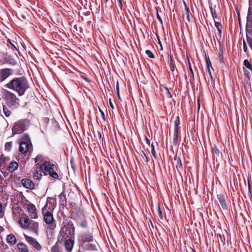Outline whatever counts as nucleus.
<instances>
[{
  "mask_svg": "<svg viewBox=\"0 0 252 252\" xmlns=\"http://www.w3.org/2000/svg\"><path fill=\"white\" fill-rule=\"evenodd\" d=\"M9 89L17 92L19 95H23L29 88V84L24 77H15L5 85Z\"/></svg>",
  "mask_w": 252,
  "mask_h": 252,
  "instance_id": "nucleus-1",
  "label": "nucleus"
},
{
  "mask_svg": "<svg viewBox=\"0 0 252 252\" xmlns=\"http://www.w3.org/2000/svg\"><path fill=\"white\" fill-rule=\"evenodd\" d=\"M66 233L68 232V236H70L71 239L66 240L65 242L64 246L65 249L70 252L72 249L74 245V241L72 240V238H74L75 228L72 224H68L65 228Z\"/></svg>",
  "mask_w": 252,
  "mask_h": 252,
  "instance_id": "nucleus-2",
  "label": "nucleus"
},
{
  "mask_svg": "<svg viewBox=\"0 0 252 252\" xmlns=\"http://www.w3.org/2000/svg\"><path fill=\"white\" fill-rule=\"evenodd\" d=\"M3 98L6 100L7 103L10 106L17 107L19 104V99L16 95L6 90H4L3 92Z\"/></svg>",
  "mask_w": 252,
  "mask_h": 252,
  "instance_id": "nucleus-3",
  "label": "nucleus"
},
{
  "mask_svg": "<svg viewBox=\"0 0 252 252\" xmlns=\"http://www.w3.org/2000/svg\"><path fill=\"white\" fill-rule=\"evenodd\" d=\"M27 122L26 121H20L15 123L12 128L13 134H20L24 131L27 128Z\"/></svg>",
  "mask_w": 252,
  "mask_h": 252,
  "instance_id": "nucleus-4",
  "label": "nucleus"
},
{
  "mask_svg": "<svg viewBox=\"0 0 252 252\" xmlns=\"http://www.w3.org/2000/svg\"><path fill=\"white\" fill-rule=\"evenodd\" d=\"M24 236L26 241L29 245L32 246L34 249L38 251H41L42 247L36 239L32 237L24 234Z\"/></svg>",
  "mask_w": 252,
  "mask_h": 252,
  "instance_id": "nucleus-5",
  "label": "nucleus"
},
{
  "mask_svg": "<svg viewBox=\"0 0 252 252\" xmlns=\"http://www.w3.org/2000/svg\"><path fill=\"white\" fill-rule=\"evenodd\" d=\"M32 145L29 140L22 141L20 144L19 151L22 154L26 153L32 148Z\"/></svg>",
  "mask_w": 252,
  "mask_h": 252,
  "instance_id": "nucleus-6",
  "label": "nucleus"
},
{
  "mask_svg": "<svg viewBox=\"0 0 252 252\" xmlns=\"http://www.w3.org/2000/svg\"><path fill=\"white\" fill-rule=\"evenodd\" d=\"M55 165L52 164L48 161H45L42 164L40 165V168L42 172L45 173H49L50 171L55 169Z\"/></svg>",
  "mask_w": 252,
  "mask_h": 252,
  "instance_id": "nucleus-7",
  "label": "nucleus"
},
{
  "mask_svg": "<svg viewBox=\"0 0 252 252\" xmlns=\"http://www.w3.org/2000/svg\"><path fill=\"white\" fill-rule=\"evenodd\" d=\"M13 73L12 69L9 68L2 69L0 70V82H3Z\"/></svg>",
  "mask_w": 252,
  "mask_h": 252,
  "instance_id": "nucleus-8",
  "label": "nucleus"
},
{
  "mask_svg": "<svg viewBox=\"0 0 252 252\" xmlns=\"http://www.w3.org/2000/svg\"><path fill=\"white\" fill-rule=\"evenodd\" d=\"M44 220L47 224H51V226L52 227L51 229H54L55 225H54V226L53 225L54 222V218L53 214L51 212H47L44 214Z\"/></svg>",
  "mask_w": 252,
  "mask_h": 252,
  "instance_id": "nucleus-9",
  "label": "nucleus"
},
{
  "mask_svg": "<svg viewBox=\"0 0 252 252\" xmlns=\"http://www.w3.org/2000/svg\"><path fill=\"white\" fill-rule=\"evenodd\" d=\"M28 210L31 218L36 219L37 218V211L34 205L33 204L28 205Z\"/></svg>",
  "mask_w": 252,
  "mask_h": 252,
  "instance_id": "nucleus-10",
  "label": "nucleus"
},
{
  "mask_svg": "<svg viewBox=\"0 0 252 252\" xmlns=\"http://www.w3.org/2000/svg\"><path fill=\"white\" fill-rule=\"evenodd\" d=\"M19 221L21 226L24 229H26L28 228L31 221L28 217H21L20 218Z\"/></svg>",
  "mask_w": 252,
  "mask_h": 252,
  "instance_id": "nucleus-11",
  "label": "nucleus"
},
{
  "mask_svg": "<svg viewBox=\"0 0 252 252\" xmlns=\"http://www.w3.org/2000/svg\"><path fill=\"white\" fill-rule=\"evenodd\" d=\"M23 186L28 189H33L34 187L33 183L30 179H24L21 181Z\"/></svg>",
  "mask_w": 252,
  "mask_h": 252,
  "instance_id": "nucleus-12",
  "label": "nucleus"
},
{
  "mask_svg": "<svg viewBox=\"0 0 252 252\" xmlns=\"http://www.w3.org/2000/svg\"><path fill=\"white\" fill-rule=\"evenodd\" d=\"M217 198L219 201V202L221 205V208L223 210H227V206L225 202L224 196L222 194H219L217 195Z\"/></svg>",
  "mask_w": 252,
  "mask_h": 252,
  "instance_id": "nucleus-13",
  "label": "nucleus"
},
{
  "mask_svg": "<svg viewBox=\"0 0 252 252\" xmlns=\"http://www.w3.org/2000/svg\"><path fill=\"white\" fill-rule=\"evenodd\" d=\"M6 242L7 243L11 245H13L16 244L17 239L15 236L12 234H8L6 237Z\"/></svg>",
  "mask_w": 252,
  "mask_h": 252,
  "instance_id": "nucleus-14",
  "label": "nucleus"
},
{
  "mask_svg": "<svg viewBox=\"0 0 252 252\" xmlns=\"http://www.w3.org/2000/svg\"><path fill=\"white\" fill-rule=\"evenodd\" d=\"M28 228L36 233L38 228V223L35 221H31Z\"/></svg>",
  "mask_w": 252,
  "mask_h": 252,
  "instance_id": "nucleus-15",
  "label": "nucleus"
},
{
  "mask_svg": "<svg viewBox=\"0 0 252 252\" xmlns=\"http://www.w3.org/2000/svg\"><path fill=\"white\" fill-rule=\"evenodd\" d=\"M17 248L20 252H30L27 245L22 243H19L17 244Z\"/></svg>",
  "mask_w": 252,
  "mask_h": 252,
  "instance_id": "nucleus-16",
  "label": "nucleus"
},
{
  "mask_svg": "<svg viewBox=\"0 0 252 252\" xmlns=\"http://www.w3.org/2000/svg\"><path fill=\"white\" fill-rule=\"evenodd\" d=\"M18 167V164L14 161V162H11L8 166V170L10 172H13L15 170H16Z\"/></svg>",
  "mask_w": 252,
  "mask_h": 252,
  "instance_id": "nucleus-17",
  "label": "nucleus"
},
{
  "mask_svg": "<svg viewBox=\"0 0 252 252\" xmlns=\"http://www.w3.org/2000/svg\"><path fill=\"white\" fill-rule=\"evenodd\" d=\"M206 65L208 68V73L211 77V78L212 79V76L211 73L210 68V67H212L211 62L209 60V59H206Z\"/></svg>",
  "mask_w": 252,
  "mask_h": 252,
  "instance_id": "nucleus-18",
  "label": "nucleus"
},
{
  "mask_svg": "<svg viewBox=\"0 0 252 252\" xmlns=\"http://www.w3.org/2000/svg\"><path fill=\"white\" fill-rule=\"evenodd\" d=\"M3 111L6 117H9L11 114V111L5 105L3 106Z\"/></svg>",
  "mask_w": 252,
  "mask_h": 252,
  "instance_id": "nucleus-19",
  "label": "nucleus"
},
{
  "mask_svg": "<svg viewBox=\"0 0 252 252\" xmlns=\"http://www.w3.org/2000/svg\"><path fill=\"white\" fill-rule=\"evenodd\" d=\"M49 175L53 177L54 179H57L58 178V174L55 172V169H53L52 170L50 171L49 173H48Z\"/></svg>",
  "mask_w": 252,
  "mask_h": 252,
  "instance_id": "nucleus-20",
  "label": "nucleus"
},
{
  "mask_svg": "<svg viewBox=\"0 0 252 252\" xmlns=\"http://www.w3.org/2000/svg\"><path fill=\"white\" fill-rule=\"evenodd\" d=\"M41 176H42V174L41 173V171H36L34 173L33 178L35 179L38 180V179H39L41 178Z\"/></svg>",
  "mask_w": 252,
  "mask_h": 252,
  "instance_id": "nucleus-21",
  "label": "nucleus"
},
{
  "mask_svg": "<svg viewBox=\"0 0 252 252\" xmlns=\"http://www.w3.org/2000/svg\"><path fill=\"white\" fill-rule=\"evenodd\" d=\"M215 25L216 27L217 28L218 32H219V34L220 35L221 33V24L218 22H216L215 23Z\"/></svg>",
  "mask_w": 252,
  "mask_h": 252,
  "instance_id": "nucleus-22",
  "label": "nucleus"
},
{
  "mask_svg": "<svg viewBox=\"0 0 252 252\" xmlns=\"http://www.w3.org/2000/svg\"><path fill=\"white\" fill-rule=\"evenodd\" d=\"M12 146V143L11 142H6L5 144V150L9 151L11 150Z\"/></svg>",
  "mask_w": 252,
  "mask_h": 252,
  "instance_id": "nucleus-23",
  "label": "nucleus"
},
{
  "mask_svg": "<svg viewBox=\"0 0 252 252\" xmlns=\"http://www.w3.org/2000/svg\"><path fill=\"white\" fill-rule=\"evenodd\" d=\"M244 65L249 69H252V66L247 60H245L244 61Z\"/></svg>",
  "mask_w": 252,
  "mask_h": 252,
  "instance_id": "nucleus-24",
  "label": "nucleus"
},
{
  "mask_svg": "<svg viewBox=\"0 0 252 252\" xmlns=\"http://www.w3.org/2000/svg\"><path fill=\"white\" fill-rule=\"evenodd\" d=\"M51 252H61L57 245L53 246L51 250Z\"/></svg>",
  "mask_w": 252,
  "mask_h": 252,
  "instance_id": "nucleus-25",
  "label": "nucleus"
},
{
  "mask_svg": "<svg viewBox=\"0 0 252 252\" xmlns=\"http://www.w3.org/2000/svg\"><path fill=\"white\" fill-rule=\"evenodd\" d=\"M151 153L153 155V156L155 158H157V154L156 151L155 150V147L153 144H152L151 145Z\"/></svg>",
  "mask_w": 252,
  "mask_h": 252,
  "instance_id": "nucleus-26",
  "label": "nucleus"
},
{
  "mask_svg": "<svg viewBox=\"0 0 252 252\" xmlns=\"http://www.w3.org/2000/svg\"><path fill=\"white\" fill-rule=\"evenodd\" d=\"M92 236L90 234L87 235L85 238H83V240L86 242H90L92 240Z\"/></svg>",
  "mask_w": 252,
  "mask_h": 252,
  "instance_id": "nucleus-27",
  "label": "nucleus"
},
{
  "mask_svg": "<svg viewBox=\"0 0 252 252\" xmlns=\"http://www.w3.org/2000/svg\"><path fill=\"white\" fill-rule=\"evenodd\" d=\"M146 54L150 58H154V55L153 54V53L150 51V50H147L146 51Z\"/></svg>",
  "mask_w": 252,
  "mask_h": 252,
  "instance_id": "nucleus-28",
  "label": "nucleus"
},
{
  "mask_svg": "<svg viewBox=\"0 0 252 252\" xmlns=\"http://www.w3.org/2000/svg\"><path fill=\"white\" fill-rule=\"evenodd\" d=\"M210 10H211V12L212 16H213V18L215 19V18L217 17V14H216V11L212 7H210Z\"/></svg>",
  "mask_w": 252,
  "mask_h": 252,
  "instance_id": "nucleus-29",
  "label": "nucleus"
},
{
  "mask_svg": "<svg viewBox=\"0 0 252 252\" xmlns=\"http://www.w3.org/2000/svg\"><path fill=\"white\" fill-rule=\"evenodd\" d=\"M170 68L172 71L174 70V65L173 64V60L171 57L170 58Z\"/></svg>",
  "mask_w": 252,
  "mask_h": 252,
  "instance_id": "nucleus-30",
  "label": "nucleus"
},
{
  "mask_svg": "<svg viewBox=\"0 0 252 252\" xmlns=\"http://www.w3.org/2000/svg\"><path fill=\"white\" fill-rule=\"evenodd\" d=\"M42 158V156H37L35 158V163H38L40 162V160Z\"/></svg>",
  "mask_w": 252,
  "mask_h": 252,
  "instance_id": "nucleus-31",
  "label": "nucleus"
},
{
  "mask_svg": "<svg viewBox=\"0 0 252 252\" xmlns=\"http://www.w3.org/2000/svg\"><path fill=\"white\" fill-rule=\"evenodd\" d=\"M5 162V159L3 157H0V167H1Z\"/></svg>",
  "mask_w": 252,
  "mask_h": 252,
  "instance_id": "nucleus-32",
  "label": "nucleus"
},
{
  "mask_svg": "<svg viewBox=\"0 0 252 252\" xmlns=\"http://www.w3.org/2000/svg\"><path fill=\"white\" fill-rule=\"evenodd\" d=\"M180 124L179 117H177V119L175 122V129L178 128V126Z\"/></svg>",
  "mask_w": 252,
  "mask_h": 252,
  "instance_id": "nucleus-33",
  "label": "nucleus"
},
{
  "mask_svg": "<svg viewBox=\"0 0 252 252\" xmlns=\"http://www.w3.org/2000/svg\"><path fill=\"white\" fill-rule=\"evenodd\" d=\"M158 214L159 218L160 219L162 220V218H163V217H162V215L161 211H160L159 208H158Z\"/></svg>",
  "mask_w": 252,
  "mask_h": 252,
  "instance_id": "nucleus-34",
  "label": "nucleus"
},
{
  "mask_svg": "<svg viewBox=\"0 0 252 252\" xmlns=\"http://www.w3.org/2000/svg\"><path fill=\"white\" fill-rule=\"evenodd\" d=\"M178 135V128L175 129V132L174 134V140L177 139Z\"/></svg>",
  "mask_w": 252,
  "mask_h": 252,
  "instance_id": "nucleus-35",
  "label": "nucleus"
},
{
  "mask_svg": "<svg viewBox=\"0 0 252 252\" xmlns=\"http://www.w3.org/2000/svg\"><path fill=\"white\" fill-rule=\"evenodd\" d=\"M4 215V213L2 210V206L0 204V218H1Z\"/></svg>",
  "mask_w": 252,
  "mask_h": 252,
  "instance_id": "nucleus-36",
  "label": "nucleus"
},
{
  "mask_svg": "<svg viewBox=\"0 0 252 252\" xmlns=\"http://www.w3.org/2000/svg\"><path fill=\"white\" fill-rule=\"evenodd\" d=\"M99 111H100V112L101 113V116L102 118L103 119V120H105L104 113L100 108H99Z\"/></svg>",
  "mask_w": 252,
  "mask_h": 252,
  "instance_id": "nucleus-37",
  "label": "nucleus"
},
{
  "mask_svg": "<svg viewBox=\"0 0 252 252\" xmlns=\"http://www.w3.org/2000/svg\"><path fill=\"white\" fill-rule=\"evenodd\" d=\"M243 50L245 52H246L247 51V46H246V43L244 41L243 42Z\"/></svg>",
  "mask_w": 252,
  "mask_h": 252,
  "instance_id": "nucleus-38",
  "label": "nucleus"
},
{
  "mask_svg": "<svg viewBox=\"0 0 252 252\" xmlns=\"http://www.w3.org/2000/svg\"><path fill=\"white\" fill-rule=\"evenodd\" d=\"M213 151H214V152L217 154H218L219 152V150L216 147H215L213 149Z\"/></svg>",
  "mask_w": 252,
  "mask_h": 252,
  "instance_id": "nucleus-39",
  "label": "nucleus"
},
{
  "mask_svg": "<svg viewBox=\"0 0 252 252\" xmlns=\"http://www.w3.org/2000/svg\"><path fill=\"white\" fill-rule=\"evenodd\" d=\"M177 164H178V166H179V167H182V163H181V161L180 159L178 160L177 161Z\"/></svg>",
  "mask_w": 252,
  "mask_h": 252,
  "instance_id": "nucleus-40",
  "label": "nucleus"
},
{
  "mask_svg": "<svg viewBox=\"0 0 252 252\" xmlns=\"http://www.w3.org/2000/svg\"><path fill=\"white\" fill-rule=\"evenodd\" d=\"M109 104H110V107L112 109H114V105H113V103L111 102V99H109Z\"/></svg>",
  "mask_w": 252,
  "mask_h": 252,
  "instance_id": "nucleus-41",
  "label": "nucleus"
},
{
  "mask_svg": "<svg viewBox=\"0 0 252 252\" xmlns=\"http://www.w3.org/2000/svg\"><path fill=\"white\" fill-rule=\"evenodd\" d=\"M249 43L251 49L252 50V39L249 42Z\"/></svg>",
  "mask_w": 252,
  "mask_h": 252,
  "instance_id": "nucleus-42",
  "label": "nucleus"
},
{
  "mask_svg": "<svg viewBox=\"0 0 252 252\" xmlns=\"http://www.w3.org/2000/svg\"><path fill=\"white\" fill-rule=\"evenodd\" d=\"M81 226L83 227H85L87 226V224L86 222H82L81 223Z\"/></svg>",
  "mask_w": 252,
  "mask_h": 252,
  "instance_id": "nucleus-43",
  "label": "nucleus"
},
{
  "mask_svg": "<svg viewBox=\"0 0 252 252\" xmlns=\"http://www.w3.org/2000/svg\"><path fill=\"white\" fill-rule=\"evenodd\" d=\"M146 143L148 145L150 144V141L148 138L146 139Z\"/></svg>",
  "mask_w": 252,
  "mask_h": 252,
  "instance_id": "nucleus-44",
  "label": "nucleus"
},
{
  "mask_svg": "<svg viewBox=\"0 0 252 252\" xmlns=\"http://www.w3.org/2000/svg\"><path fill=\"white\" fill-rule=\"evenodd\" d=\"M116 88H117V92H119V85H118V83H117V84Z\"/></svg>",
  "mask_w": 252,
  "mask_h": 252,
  "instance_id": "nucleus-45",
  "label": "nucleus"
},
{
  "mask_svg": "<svg viewBox=\"0 0 252 252\" xmlns=\"http://www.w3.org/2000/svg\"><path fill=\"white\" fill-rule=\"evenodd\" d=\"M190 72L191 73L192 76H193V70H192V68L191 67H190Z\"/></svg>",
  "mask_w": 252,
  "mask_h": 252,
  "instance_id": "nucleus-46",
  "label": "nucleus"
},
{
  "mask_svg": "<svg viewBox=\"0 0 252 252\" xmlns=\"http://www.w3.org/2000/svg\"><path fill=\"white\" fill-rule=\"evenodd\" d=\"M144 154V156L146 158V162H148V158L147 157V156H146L145 154L144 153H143Z\"/></svg>",
  "mask_w": 252,
  "mask_h": 252,
  "instance_id": "nucleus-47",
  "label": "nucleus"
},
{
  "mask_svg": "<svg viewBox=\"0 0 252 252\" xmlns=\"http://www.w3.org/2000/svg\"><path fill=\"white\" fill-rule=\"evenodd\" d=\"M117 94L119 98H120V94H119V91L117 92Z\"/></svg>",
  "mask_w": 252,
  "mask_h": 252,
  "instance_id": "nucleus-48",
  "label": "nucleus"
},
{
  "mask_svg": "<svg viewBox=\"0 0 252 252\" xmlns=\"http://www.w3.org/2000/svg\"><path fill=\"white\" fill-rule=\"evenodd\" d=\"M249 3H250V4H252V0H249Z\"/></svg>",
  "mask_w": 252,
  "mask_h": 252,
  "instance_id": "nucleus-49",
  "label": "nucleus"
},
{
  "mask_svg": "<svg viewBox=\"0 0 252 252\" xmlns=\"http://www.w3.org/2000/svg\"><path fill=\"white\" fill-rule=\"evenodd\" d=\"M250 16L248 15V17H247V20H248V22L249 21V18H250Z\"/></svg>",
  "mask_w": 252,
  "mask_h": 252,
  "instance_id": "nucleus-50",
  "label": "nucleus"
},
{
  "mask_svg": "<svg viewBox=\"0 0 252 252\" xmlns=\"http://www.w3.org/2000/svg\"><path fill=\"white\" fill-rule=\"evenodd\" d=\"M187 19H188L189 21V15H188Z\"/></svg>",
  "mask_w": 252,
  "mask_h": 252,
  "instance_id": "nucleus-51",
  "label": "nucleus"
},
{
  "mask_svg": "<svg viewBox=\"0 0 252 252\" xmlns=\"http://www.w3.org/2000/svg\"><path fill=\"white\" fill-rule=\"evenodd\" d=\"M157 16H158V19H159V20H161L160 18H159V16H158V15H157Z\"/></svg>",
  "mask_w": 252,
  "mask_h": 252,
  "instance_id": "nucleus-52",
  "label": "nucleus"
},
{
  "mask_svg": "<svg viewBox=\"0 0 252 252\" xmlns=\"http://www.w3.org/2000/svg\"><path fill=\"white\" fill-rule=\"evenodd\" d=\"M191 252H195V251L194 250H191Z\"/></svg>",
  "mask_w": 252,
  "mask_h": 252,
  "instance_id": "nucleus-53",
  "label": "nucleus"
},
{
  "mask_svg": "<svg viewBox=\"0 0 252 252\" xmlns=\"http://www.w3.org/2000/svg\"><path fill=\"white\" fill-rule=\"evenodd\" d=\"M200 107V104H199V103H198V107Z\"/></svg>",
  "mask_w": 252,
  "mask_h": 252,
  "instance_id": "nucleus-54",
  "label": "nucleus"
}]
</instances>
